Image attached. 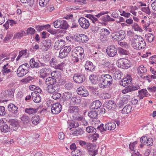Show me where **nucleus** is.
<instances>
[{
  "instance_id": "nucleus-1",
  "label": "nucleus",
  "mask_w": 156,
  "mask_h": 156,
  "mask_svg": "<svg viewBox=\"0 0 156 156\" xmlns=\"http://www.w3.org/2000/svg\"><path fill=\"white\" fill-rule=\"evenodd\" d=\"M131 45L135 49L140 50L144 48L146 43L143 37L140 35H135L132 39Z\"/></svg>"
},
{
  "instance_id": "nucleus-2",
  "label": "nucleus",
  "mask_w": 156,
  "mask_h": 156,
  "mask_svg": "<svg viewBox=\"0 0 156 156\" xmlns=\"http://www.w3.org/2000/svg\"><path fill=\"white\" fill-rule=\"evenodd\" d=\"M99 87L101 88H105L107 86L112 85L113 80L112 76L108 74L102 75L100 77Z\"/></svg>"
},
{
  "instance_id": "nucleus-3",
  "label": "nucleus",
  "mask_w": 156,
  "mask_h": 156,
  "mask_svg": "<svg viewBox=\"0 0 156 156\" xmlns=\"http://www.w3.org/2000/svg\"><path fill=\"white\" fill-rule=\"evenodd\" d=\"M84 55L83 49L81 47H76L73 51L72 60L74 62H77L80 59L81 60L83 59Z\"/></svg>"
},
{
  "instance_id": "nucleus-4",
  "label": "nucleus",
  "mask_w": 156,
  "mask_h": 156,
  "mask_svg": "<svg viewBox=\"0 0 156 156\" xmlns=\"http://www.w3.org/2000/svg\"><path fill=\"white\" fill-rule=\"evenodd\" d=\"M29 65L27 63H25L20 65L17 70V74L18 76L22 77L26 74L28 72V69Z\"/></svg>"
},
{
  "instance_id": "nucleus-5",
  "label": "nucleus",
  "mask_w": 156,
  "mask_h": 156,
  "mask_svg": "<svg viewBox=\"0 0 156 156\" xmlns=\"http://www.w3.org/2000/svg\"><path fill=\"white\" fill-rule=\"evenodd\" d=\"M118 66L123 69H128L131 66V62L129 60L126 58H120L117 62Z\"/></svg>"
},
{
  "instance_id": "nucleus-6",
  "label": "nucleus",
  "mask_w": 156,
  "mask_h": 156,
  "mask_svg": "<svg viewBox=\"0 0 156 156\" xmlns=\"http://www.w3.org/2000/svg\"><path fill=\"white\" fill-rule=\"evenodd\" d=\"M51 111L52 113L54 114H57L59 113L62 110V106L61 104L59 103L51 104Z\"/></svg>"
},
{
  "instance_id": "nucleus-7",
  "label": "nucleus",
  "mask_w": 156,
  "mask_h": 156,
  "mask_svg": "<svg viewBox=\"0 0 156 156\" xmlns=\"http://www.w3.org/2000/svg\"><path fill=\"white\" fill-rule=\"evenodd\" d=\"M106 51L109 56L113 57L117 54V48L114 45H111L107 48Z\"/></svg>"
},
{
  "instance_id": "nucleus-8",
  "label": "nucleus",
  "mask_w": 156,
  "mask_h": 156,
  "mask_svg": "<svg viewBox=\"0 0 156 156\" xmlns=\"http://www.w3.org/2000/svg\"><path fill=\"white\" fill-rule=\"evenodd\" d=\"M74 82L77 83H80L85 80V76L80 73H75L74 74L73 77Z\"/></svg>"
},
{
  "instance_id": "nucleus-9",
  "label": "nucleus",
  "mask_w": 156,
  "mask_h": 156,
  "mask_svg": "<svg viewBox=\"0 0 156 156\" xmlns=\"http://www.w3.org/2000/svg\"><path fill=\"white\" fill-rule=\"evenodd\" d=\"M78 22L81 27L84 29H87L89 27V21L85 18H80L78 20Z\"/></svg>"
},
{
  "instance_id": "nucleus-10",
  "label": "nucleus",
  "mask_w": 156,
  "mask_h": 156,
  "mask_svg": "<svg viewBox=\"0 0 156 156\" xmlns=\"http://www.w3.org/2000/svg\"><path fill=\"white\" fill-rule=\"evenodd\" d=\"M11 67L8 64H6V65H4L2 69V74L4 75H6L10 73V75H9L8 76V78H10L12 75V74L13 71H11Z\"/></svg>"
},
{
  "instance_id": "nucleus-11",
  "label": "nucleus",
  "mask_w": 156,
  "mask_h": 156,
  "mask_svg": "<svg viewBox=\"0 0 156 156\" xmlns=\"http://www.w3.org/2000/svg\"><path fill=\"white\" fill-rule=\"evenodd\" d=\"M0 128L1 131L4 133L8 132L10 130V127L4 122V120L3 119H0Z\"/></svg>"
},
{
  "instance_id": "nucleus-12",
  "label": "nucleus",
  "mask_w": 156,
  "mask_h": 156,
  "mask_svg": "<svg viewBox=\"0 0 156 156\" xmlns=\"http://www.w3.org/2000/svg\"><path fill=\"white\" fill-rule=\"evenodd\" d=\"M51 71V69L48 68L41 69L40 70V77L44 79L48 76Z\"/></svg>"
},
{
  "instance_id": "nucleus-13",
  "label": "nucleus",
  "mask_w": 156,
  "mask_h": 156,
  "mask_svg": "<svg viewBox=\"0 0 156 156\" xmlns=\"http://www.w3.org/2000/svg\"><path fill=\"white\" fill-rule=\"evenodd\" d=\"M126 35L124 32L121 30L117 33L115 35L112 37V39L117 41H121L125 37Z\"/></svg>"
},
{
  "instance_id": "nucleus-14",
  "label": "nucleus",
  "mask_w": 156,
  "mask_h": 156,
  "mask_svg": "<svg viewBox=\"0 0 156 156\" xmlns=\"http://www.w3.org/2000/svg\"><path fill=\"white\" fill-rule=\"evenodd\" d=\"M77 94L82 97H86L89 95V92L87 89L84 87H80L77 89Z\"/></svg>"
},
{
  "instance_id": "nucleus-15",
  "label": "nucleus",
  "mask_w": 156,
  "mask_h": 156,
  "mask_svg": "<svg viewBox=\"0 0 156 156\" xmlns=\"http://www.w3.org/2000/svg\"><path fill=\"white\" fill-rule=\"evenodd\" d=\"M51 45V41L46 40L43 41L42 44V49L45 51H47Z\"/></svg>"
},
{
  "instance_id": "nucleus-16",
  "label": "nucleus",
  "mask_w": 156,
  "mask_h": 156,
  "mask_svg": "<svg viewBox=\"0 0 156 156\" xmlns=\"http://www.w3.org/2000/svg\"><path fill=\"white\" fill-rule=\"evenodd\" d=\"M65 45V41L62 39L58 40L55 44L54 47L55 49H59Z\"/></svg>"
},
{
  "instance_id": "nucleus-17",
  "label": "nucleus",
  "mask_w": 156,
  "mask_h": 156,
  "mask_svg": "<svg viewBox=\"0 0 156 156\" xmlns=\"http://www.w3.org/2000/svg\"><path fill=\"white\" fill-rule=\"evenodd\" d=\"M101 102L99 100H96L93 101L90 106V108L91 109H98L100 108L101 105Z\"/></svg>"
},
{
  "instance_id": "nucleus-18",
  "label": "nucleus",
  "mask_w": 156,
  "mask_h": 156,
  "mask_svg": "<svg viewBox=\"0 0 156 156\" xmlns=\"http://www.w3.org/2000/svg\"><path fill=\"white\" fill-rule=\"evenodd\" d=\"M18 108L13 104H10L8 105V110L15 114H16L18 112Z\"/></svg>"
},
{
  "instance_id": "nucleus-19",
  "label": "nucleus",
  "mask_w": 156,
  "mask_h": 156,
  "mask_svg": "<svg viewBox=\"0 0 156 156\" xmlns=\"http://www.w3.org/2000/svg\"><path fill=\"white\" fill-rule=\"evenodd\" d=\"M85 68L87 70L92 71L94 70L95 66L91 62L87 61L85 65Z\"/></svg>"
},
{
  "instance_id": "nucleus-20",
  "label": "nucleus",
  "mask_w": 156,
  "mask_h": 156,
  "mask_svg": "<svg viewBox=\"0 0 156 156\" xmlns=\"http://www.w3.org/2000/svg\"><path fill=\"white\" fill-rule=\"evenodd\" d=\"M37 112V109L32 107L26 108L25 109V112L29 115H34Z\"/></svg>"
},
{
  "instance_id": "nucleus-21",
  "label": "nucleus",
  "mask_w": 156,
  "mask_h": 156,
  "mask_svg": "<svg viewBox=\"0 0 156 156\" xmlns=\"http://www.w3.org/2000/svg\"><path fill=\"white\" fill-rule=\"evenodd\" d=\"M114 101L112 100H109L105 101L104 105H105L106 108L109 110H112L114 108Z\"/></svg>"
},
{
  "instance_id": "nucleus-22",
  "label": "nucleus",
  "mask_w": 156,
  "mask_h": 156,
  "mask_svg": "<svg viewBox=\"0 0 156 156\" xmlns=\"http://www.w3.org/2000/svg\"><path fill=\"white\" fill-rule=\"evenodd\" d=\"M79 111V108L77 106H69L68 110V113L71 114H76Z\"/></svg>"
},
{
  "instance_id": "nucleus-23",
  "label": "nucleus",
  "mask_w": 156,
  "mask_h": 156,
  "mask_svg": "<svg viewBox=\"0 0 156 156\" xmlns=\"http://www.w3.org/2000/svg\"><path fill=\"white\" fill-rule=\"evenodd\" d=\"M116 127V124L113 122H108L105 125V128L107 130H114L115 128Z\"/></svg>"
},
{
  "instance_id": "nucleus-24",
  "label": "nucleus",
  "mask_w": 156,
  "mask_h": 156,
  "mask_svg": "<svg viewBox=\"0 0 156 156\" xmlns=\"http://www.w3.org/2000/svg\"><path fill=\"white\" fill-rule=\"evenodd\" d=\"M138 92L140 99H143L144 97H147L148 94L146 89H142L140 90H138Z\"/></svg>"
},
{
  "instance_id": "nucleus-25",
  "label": "nucleus",
  "mask_w": 156,
  "mask_h": 156,
  "mask_svg": "<svg viewBox=\"0 0 156 156\" xmlns=\"http://www.w3.org/2000/svg\"><path fill=\"white\" fill-rule=\"evenodd\" d=\"M15 90L13 89H10L5 92V96L6 97H9L10 98H12L13 97Z\"/></svg>"
},
{
  "instance_id": "nucleus-26",
  "label": "nucleus",
  "mask_w": 156,
  "mask_h": 156,
  "mask_svg": "<svg viewBox=\"0 0 156 156\" xmlns=\"http://www.w3.org/2000/svg\"><path fill=\"white\" fill-rule=\"evenodd\" d=\"M31 121L33 125H36L41 122L40 117L38 115L33 116L31 118Z\"/></svg>"
},
{
  "instance_id": "nucleus-27",
  "label": "nucleus",
  "mask_w": 156,
  "mask_h": 156,
  "mask_svg": "<svg viewBox=\"0 0 156 156\" xmlns=\"http://www.w3.org/2000/svg\"><path fill=\"white\" fill-rule=\"evenodd\" d=\"M56 82V80L55 78L52 77H49L47 78L45 80V83L47 85H54Z\"/></svg>"
},
{
  "instance_id": "nucleus-28",
  "label": "nucleus",
  "mask_w": 156,
  "mask_h": 156,
  "mask_svg": "<svg viewBox=\"0 0 156 156\" xmlns=\"http://www.w3.org/2000/svg\"><path fill=\"white\" fill-rule=\"evenodd\" d=\"M84 133V131L81 128H78L74 129L72 133V134L74 136H81Z\"/></svg>"
},
{
  "instance_id": "nucleus-29",
  "label": "nucleus",
  "mask_w": 156,
  "mask_h": 156,
  "mask_svg": "<svg viewBox=\"0 0 156 156\" xmlns=\"http://www.w3.org/2000/svg\"><path fill=\"white\" fill-rule=\"evenodd\" d=\"M132 107L130 105H127L125 106L122 110L121 112L122 114H127L130 113Z\"/></svg>"
},
{
  "instance_id": "nucleus-30",
  "label": "nucleus",
  "mask_w": 156,
  "mask_h": 156,
  "mask_svg": "<svg viewBox=\"0 0 156 156\" xmlns=\"http://www.w3.org/2000/svg\"><path fill=\"white\" fill-rule=\"evenodd\" d=\"M147 71L146 68L142 65L140 66L137 69V72L139 75L146 73Z\"/></svg>"
},
{
  "instance_id": "nucleus-31",
  "label": "nucleus",
  "mask_w": 156,
  "mask_h": 156,
  "mask_svg": "<svg viewBox=\"0 0 156 156\" xmlns=\"http://www.w3.org/2000/svg\"><path fill=\"white\" fill-rule=\"evenodd\" d=\"M70 102L74 105H78L81 102V100L79 97H73L71 99Z\"/></svg>"
},
{
  "instance_id": "nucleus-32",
  "label": "nucleus",
  "mask_w": 156,
  "mask_h": 156,
  "mask_svg": "<svg viewBox=\"0 0 156 156\" xmlns=\"http://www.w3.org/2000/svg\"><path fill=\"white\" fill-rule=\"evenodd\" d=\"M10 126L12 130L14 131H16L20 126L18 122L17 121L12 122Z\"/></svg>"
},
{
  "instance_id": "nucleus-33",
  "label": "nucleus",
  "mask_w": 156,
  "mask_h": 156,
  "mask_svg": "<svg viewBox=\"0 0 156 156\" xmlns=\"http://www.w3.org/2000/svg\"><path fill=\"white\" fill-rule=\"evenodd\" d=\"M30 65L31 68H38L40 67L39 63L36 62L33 58L30 60Z\"/></svg>"
},
{
  "instance_id": "nucleus-34",
  "label": "nucleus",
  "mask_w": 156,
  "mask_h": 156,
  "mask_svg": "<svg viewBox=\"0 0 156 156\" xmlns=\"http://www.w3.org/2000/svg\"><path fill=\"white\" fill-rule=\"evenodd\" d=\"M98 112L96 111H91L88 113V116L92 119L96 118L98 117Z\"/></svg>"
},
{
  "instance_id": "nucleus-35",
  "label": "nucleus",
  "mask_w": 156,
  "mask_h": 156,
  "mask_svg": "<svg viewBox=\"0 0 156 156\" xmlns=\"http://www.w3.org/2000/svg\"><path fill=\"white\" fill-rule=\"evenodd\" d=\"M79 37L80 38L79 39L81 41L82 43L86 42L88 41V38L86 35L80 34H79Z\"/></svg>"
},
{
  "instance_id": "nucleus-36",
  "label": "nucleus",
  "mask_w": 156,
  "mask_h": 156,
  "mask_svg": "<svg viewBox=\"0 0 156 156\" xmlns=\"http://www.w3.org/2000/svg\"><path fill=\"white\" fill-rule=\"evenodd\" d=\"M61 27H60V28L61 29H65L66 30L67 29L68 27V24L67 23L65 20L61 19Z\"/></svg>"
},
{
  "instance_id": "nucleus-37",
  "label": "nucleus",
  "mask_w": 156,
  "mask_h": 156,
  "mask_svg": "<svg viewBox=\"0 0 156 156\" xmlns=\"http://www.w3.org/2000/svg\"><path fill=\"white\" fill-rule=\"evenodd\" d=\"M145 37L149 42H152L154 40L155 37L154 34L151 33L146 34Z\"/></svg>"
},
{
  "instance_id": "nucleus-38",
  "label": "nucleus",
  "mask_w": 156,
  "mask_h": 156,
  "mask_svg": "<svg viewBox=\"0 0 156 156\" xmlns=\"http://www.w3.org/2000/svg\"><path fill=\"white\" fill-rule=\"evenodd\" d=\"M122 73V72L119 71H116L114 73L113 77L116 79L119 80L121 79Z\"/></svg>"
},
{
  "instance_id": "nucleus-39",
  "label": "nucleus",
  "mask_w": 156,
  "mask_h": 156,
  "mask_svg": "<svg viewBox=\"0 0 156 156\" xmlns=\"http://www.w3.org/2000/svg\"><path fill=\"white\" fill-rule=\"evenodd\" d=\"M33 99L35 103H38L41 101V97L39 94H36L33 96Z\"/></svg>"
},
{
  "instance_id": "nucleus-40",
  "label": "nucleus",
  "mask_w": 156,
  "mask_h": 156,
  "mask_svg": "<svg viewBox=\"0 0 156 156\" xmlns=\"http://www.w3.org/2000/svg\"><path fill=\"white\" fill-rule=\"evenodd\" d=\"M98 76L95 75H92L90 76V80L94 84L96 83L98 81Z\"/></svg>"
},
{
  "instance_id": "nucleus-41",
  "label": "nucleus",
  "mask_w": 156,
  "mask_h": 156,
  "mask_svg": "<svg viewBox=\"0 0 156 156\" xmlns=\"http://www.w3.org/2000/svg\"><path fill=\"white\" fill-rule=\"evenodd\" d=\"M68 123V128H69L70 129H71L73 128H75L78 127L79 126V123L76 121L73 122H69Z\"/></svg>"
},
{
  "instance_id": "nucleus-42",
  "label": "nucleus",
  "mask_w": 156,
  "mask_h": 156,
  "mask_svg": "<svg viewBox=\"0 0 156 156\" xmlns=\"http://www.w3.org/2000/svg\"><path fill=\"white\" fill-rule=\"evenodd\" d=\"M13 36V34L12 33L8 32L3 41L5 42H6L11 39Z\"/></svg>"
},
{
  "instance_id": "nucleus-43",
  "label": "nucleus",
  "mask_w": 156,
  "mask_h": 156,
  "mask_svg": "<svg viewBox=\"0 0 156 156\" xmlns=\"http://www.w3.org/2000/svg\"><path fill=\"white\" fill-rule=\"evenodd\" d=\"M88 152L90 155L92 156H95V155L98 154V150L97 149H95L92 148L91 149H89Z\"/></svg>"
},
{
  "instance_id": "nucleus-44",
  "label": "nucleus",
  "mask_w": 156,
  "mask_h": 156,
  "mask_svg": "<svg viewBox=\"0 0 156 156\" xmlns=\"http://www.w3.org/2000/svg\"><path fill=\"white\" fill-rule=\"evenodd\" d=\"M51 77L55 78L56 79L59 78L60 74L58 71H53L51 73Z\"/></svg>"
},
{
  "instance_id": "nucleus-45",
  "label": "nucleus",
  "mask_w": 156,
  "mask_h": 156,
  "mask_svg": "<svg viewBox=\"0 0 156 156\" xmlns=\"http://www.w3.org/2000/svg\"><path fill=\"white\" fill-rule=\"evenodd\" d=\"M86 130L89 133H95L96 131L95 128L91 126H88L86 127Z\"/></svg>"
},
{
  "instance_id": "nucleus-46",
  "label": "nucleus",
  "mask_w": 156,
  "mask_h": 156,
  "mask_svg": "<svg viewBox=\"0 0 156 156\" xmlns=\"http://www.w3.org/2000/svg\"><path fill=\"white\" fill-rule=\"evenodd\" d=\"M61 19L60 20H57L53 22V25L54 27L56 28H59L61 27Z\"/></svg>"
},
{
  "instance_id": "nucleus-47",
  "label": "nucleus",
  "mask_w": 156,
  "mask_h": 156,
  "mask_svg": "<svg viewBox=\"0 0 156 156\" xmlns=\"http://www.w3.org/2000/svg\"><path fill=\"white\" fill-rule=\"evenodd\" d=\"M50 25H47L44 26L37 25L36 26V30L38 31H41L43 30L44 28L47 27V28H49Z\"/></svg>"
},
{
  "instance_id": "nucleus-48",
  "label": "nucleus",
  "mask_w": 156,
  "mask_h": 156,
  "mask_svg": "<svg viewBox=\"0 0 156 156\" xmlns=\"http://www.w3.org/2000/svg\"><path fill=\"white\" fill-rule=\"evenodd\" d=\"M132 27L135 31L142 32V30L137 23H134Z\"/></svg>"
},
{
  "instance_id": "nucleus-49",
  "label": "nucleus",
  "mask_w": 156,
  "mask_h": 156,
  "mask_svg": "<svg viewBox=\"0 0 156 156\" xmlns=\"http://www.w3.org/2000/svg\"><path fill=\"white\" fill-rule=\"evenodd\" d=\"M50 0H40L39 4L42 7L45 6Z\"/></svg>"
},
{
  "instance_id": "nucleus-50",
  "label": "nucleus",
  "mask_w": 156,
  "mask_h": 156,
  "mask_svg": "<svg viewBox=\"0 0 156 156\" xmlns=\"http://www.w3.org/2000/svg\"><path fill=\"white\" fill-rule=\"evenodd\" d=\"M21 119L24 124H27L29 122V117L26 115H23Z\"/></svg>"
},
{
  "instance_id": "nucleus-51",
  "label": "nucleus",
  "mask_w": 156,
  "mask_h": 156,
  "mask_svg": "<svg viewBox=\"0 0 156 156\" xmlns=\"http://www.w3.org/2000/svg\"><path fill=\"white\" fill-rule=\"evenodd\" d=\"M52 97V98L55 100L59 99L61 96V94L59 93H58L57 92L53 93Z\"/></svg>"
},
{
  "instance_id": "nucleus-52",
  "label": "nucleus",
  "mask_w": 156,
  "mask_h": 156,
  "mask_svg": "<svg viewBox=\"0 0 156 156\" xmlns=\"http://www.w3.org/2000/svg\"><path fill=\"white\" fill-rule=\"evenodd\" d=\"M35 32V29L31 27L28 28L27 30V34H30L31 35H33Z\"/></svg>"
},
{
  "instance_id": "nucleus-53",
  "label": "nucleus",
  "mask_w": 156,
  "mask_h": 156,
  "mask_svg": "<svg viewBox=\"0 0 156 156\" xmlns=\"http://www.w3.org/2000/svg\"><path fill=\"white\" fill-rule=\"evenodd\" d=\"M110 33V31L108 29L106 28H103L101 29V34L105 36H107Z\"/></svg>"
},
{
  "instance_id": "nucleus-54",
  "label": "nucleus",
  "mask_w": 156,
  "mask_h": 156,
  "mask_svg": "<svg viewBox=\"0 0 156 156\" xmlns=\"http://www.w3.org/2000/svg\"><path fill=\"white\" fill-rule=\"evenodd\" d=\"M68 55L66 54L65 51H64L63 49H61L59 53V57L60 58H62L66 57Z\"/></svg>"
},
{
  "instance_id": "nucleus-55",
  "label": "nucleus",
  "mask_w": 156,
  "mask_h": 156,
  "mask_svg": "<svg viewBox=\"0 0 156 156\" xmlns=\"http://www.w3.org/2000/svg\"><path fill=\"white\" fill-rule=\"evenodd\" d=\"M117 50L119 53L122 55H127L128 54V52L126 50L123 49L121 48H119L117 49Z\"/></svg>"
},
{
  "instance_id": "nucleus-56",
  "label": "nucleus",
  "mask_w": 156,
  "mask_h": 156,
  "mask_svg": "<svg viewBox=\"0 0 156 156\" xmlns=\"http://www.w3.org/2000/svg\"><path fill=\"white\" fill-rule=\"evenodd\" d=\"M150 62L151 64L156 66V55L151 57L150 58Z\"/></svg>"
},
{
  "instance_id": "nucleus-57",
  "label": "nucleus",
  "mask_w": 156,
  "mask_h": 156,
  "mask_svg": "<svg viewBox=\"0 0 156 156\" xmlns=\"http://www.w3.org/2000/svg\"><path fill=\"white\" fill-rule=\"evenodd\" d=\"M53 85H47L46 87V91L50 93H53Z\"/></svg>"
},
{
  "instance_id": "nucleus-58",
  "label": "nucleus",
  "mask_w": 156,
  "mask_h": 156,
  "mask_svg": "<svg viewBox=\"0 0 156 156\" xmlns=\"http://www.w3.org/2000/svg\"><path fill=\"white\" fill-rule=\"evenodd\" d=\"M62 49L63 50L66 54L68 55L70 51L71 48L70 46H67L64 47Z\"/></svg>"
},
{
  "instance_id": "nucleus-59",
  "label": "nucleus",
  "mask_w": 156,
  "mask_h": 156,
  "mask_svg": "<svg viewBox=\"0 0 156 156\" xmlns=\"http://www.w3.org/2000/svg\"><path fill=\"white\" fill-rule=\"evenodd\" d=\"M145 144L148 146H152L153 144V140L151 138H148Z\"/></svg>"
},
{
  "instance_id": "nucleus-60",
  "label": "nucleus",
  "mask_w": 156,
  "mask_h": 156,
  "mask_svg": "<svg viewBox=\"0 0 156 156\" xmlns=\"http://www.w3.org/2000/svg\"><path fill=\"white\" fill-rule=\"evenodd\" d=\"M50 64L51 67L54 68L57 64L56 58H52L50 61Z\"/></svg>"
},
{
  "instance_id": "nucleus-61",
  "label": "nucleus",
  "mask_w": 156,
  "mask_h": 156,
  "mask_svg": "<svg viewBox=\"0 0 156 156\" xmlns=\"http://www.w3.org/2000/svg\"><path fill=\"white\" fill-rule=\"evenodd\" d=\"M130 90L131 92L135 91L136 90H138V89L140 88V87L139 85H136L135 86H131L129 87Z\"/></svg>"
},
{
  "instance_id": "nucleus-62",
  "label": "nucleus",
  "mask_w": 156,
  "mask_h": 156,
  "mask_svg": "<svg viewBox=\"0 0 156 156\" xmlns=\"http://www.w3.org/2000/svg\"><path fill=\"white\" fill-rule=\"evenodd\" d=\"M63 63H61L58 65L56 64L55 66L54 67L56 69H59L61 70H62L63 69Z\"/></svg>"
},
{
  "instance_id": "nucleus-63",
  "label": "nucleus",
  "mask_w": 156,
  "mask_h": 156,
  "mask_svg": "<svg viewBox=\"0 0 156 156\" xmlns=\"http://www.w3.org/2000/svg\"><path fill=\"white\" fill-rule=\"evenodd\" d=\"M64 95L66 96V99H71L72 97V94L71 93L69 92H65L64 94Z\"/></svg>"
},
{
  "instance_id": "nucleus-64",
  "label": "nucleus",
  "mask_w": 156,
  "mask_h": 156,
  "mask_svg": "<svg viewBox=\"0 0 156 156\" xmlns=\"http://www.w3.org/2000/svg\"><path fill=\"white\" fill-rule=\"evenodd\" d=\"M137 143L136 141H135L133 143H130L129 145V148L132 151L134 150L135 145Z\"/></svg>"
}]
</instances>
